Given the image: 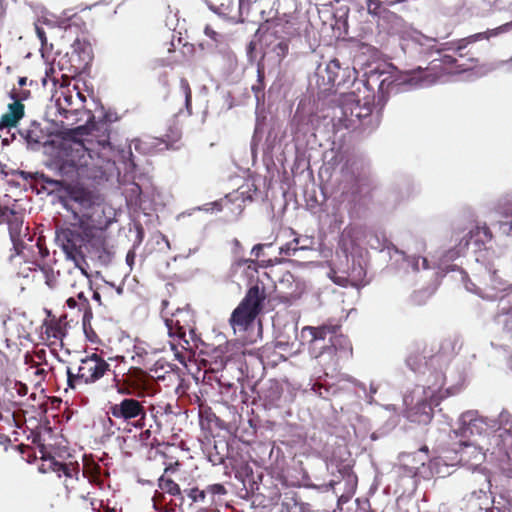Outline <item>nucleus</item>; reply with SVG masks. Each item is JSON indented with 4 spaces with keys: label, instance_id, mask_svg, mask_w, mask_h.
Returning a JSON list of instances; mask_svg holds the SVG:
<instances>
[{
    "label": "nucleus",
    "instance_id": "obj_35",
    "mask_svg": "<svg viewBox=\"0 0 512 512\" xmlns=\"http://www.w3.org/2000/svg\"><path fill=\"white\" fill-rule=\"evenodd\" d=\"M331 346L335 351L343 350L345 352H349L350 354L352 353L351 343L349 339L342 334L341 330L336 334V337L331 339Z\"/></svg>",
    "mask_w": 512,
    "mask_h": 512
},
{
    "label": "nucleus",
    "instance_id": "obj_2",
    "mask_svg": "<svg viewBox=\"0 0 512 512\" xmlns=\"http://www.w3.org/2000/svg\"><path fill=\"white\" fill-rule=\"evenodd\" d=\"M55 239L66 257L75 263V273L82 281L88 279L85 251L93 237L76 221L57 228Z\"/></svg>",
    "mask_w": 512,
    "mask_h": 512
},
{
    "label": "nucleus",
    "instance_id": "obj_15",
    "mask_svg": "<svg viewBox=\"0 0 512 512\" xmlns=\"http://www.w3.org/2000/svg\"><path fill=\"white\" fill-rule=\"evenodd\" d=\"M113 219L107 215L106 206L102 199L99 203L92 207L88 213L80 217L77 222L87 231L93 238L97 232L105 231L112 223Z\"/></svg>",
    "mask_w": 512,
    "mask_h": 512
},
{
    "label": "nucleus",
    "instance_id": "obj_43",
    "mask_svg": "<svg viewBox=\"0 0 512 512\" xmlns=\"http://www.w3.org/2000/svg\"><path fill=\"white\" fill-rule=\"evenodd\" d=\"M77 298L80 301L79 302L80 310L83 309L85 312L84 316H83V323L85 324L88 317H92V312L89 307V301L84 296V293L82 291L77 293Z\"/></svg>",
    "mask_w": 512,
    "mask_h": 512
},
{
    "label": "nucleus",
    "instance_id": "obj_1",
    "mask_svg": "<svg viewBox=\"0 0 512 512\" xmlns=\"http://www.w3.org/2000/svg\"><path fill=\"white\" fill-rule=\"evenodd\" d=\"M109 163L105 153H96L84 139L65 144L59 152L56 166L61 176L69 180L95 179Z\"/></svg>",
    "mask_w": 512,
    "mask_h": 512
},
{
    "label": "nucleus",
    "instance_id": "obj_11",
    "mask_svg": "<svg viewBox=\"0 0 512 512\" xmlns=\"http://www.w3.org/2000/svg\"><path fill=\"white\" fill-rule=\"evenodd\" d=\"M102 199L101 195L95 191L81 186H72L67 190L62 203L64 208L70 211L74 220L77 221Z\"/></svg>",
    "mask_w": 512,
    "mask_h": 512
},
{
    "label": "nucleus",
    "instance_id": "obj_23",
    "mask_svg": "<svg viewBox=\"0 0 512 512\" xmlns=\"http://www.w3.org/2000/svg\"><path fill=\"white\" fill-rule=\"evenodd\" d=\"M455 451L459 454V461L464 464L478 465L483 458L480 448L469 441H461Z\"/></svg>",
    "mask_w": 512,
    "mask_h": 512
},
{
    "label": "nucleus",
    "instance_id": "obj_42",
    "mask_svg": "<svg viewBox=\"0 0 512 512\" xmlns=\"http://www.w3.org/2000/svg\"><path fill=\"white\" fill-rule=\"evenodd\" d=\"M184 492L191 499L192 503H203L207 495L206 490H200L198 487L186 489Z\"/></svg>",
    "mask_w": 512,
    "mask_h": 512
},
{
    "label": "nucleus",
    "instance_id": "obj_27",
    "mask_svg": "<svg viewBox=\"0 0 512 512\" xmlns=\"http://www.w3.org/2000/svg\"><path fill=\"white\" fill-rule=\"evenodd\" d=\"M469 240H466L465 246L469 244V241H473L477 246L485 245L492 240V232L486 225L476 226L468 233Z\"/></svg>",
    "mask_w": 512,
    "mask_h": 512
},
{
    "label": "nucleus",
    "instance_id": "obj_44",
    "mask_svg": "<svg viewBox=\"0 0 512 512\" xmlns=\"http://www.w3.org/2000/svg\"><path fill=\"white\" fill-rule=\"evenodd\" d=\"M356 181L358 183V192H361L363 187H366L369 192L374 189V183L370 175H359Z\"/></svg>",
    "mask_w": 512,
    "mask_h": 512
},
{
    "label": "nucleus",
    "instance_id": "obj_61",
    "mask_svg": "<svg viewBox=\"0 0 512 512\" xmlns=\"http://www.w3.org/2000/svg\"><path fill=\"white\" fill-rule=\"evenodd\" d=\"M503 214L505 216H512V202L508 203L503 210Z\"/></svg>",
    "mask_w": 512,
    "mask_h": 512
},
{
    "label": "nucleus",
    "instance_id": "obj_19",
    "mask_svg": "<svg viewBox=\"0 0 512 512\" xmlns=\"http://www.w3.org/2000/svg\"><path fill=\"white\" fill-rule=\"evenodd\" d=\"M342 330V325L340 321L335 319H328L326 322H324L322 325L313 327V326H306L303 331L309 332L311 336V343H315L319 340H325L327 337L329 338V341L331 342V339L333 337H336V334Z\"/></svg>",
    "mask_w": 512,
    "mask_h": 512
},
{
    "label": "nucleus",
    "instance_id": "obj_20",
    "mask_svg": "<svg viewBox=\"0 0 512 512\" xmlns=\"http://www.w3.org/2000/svg\"><path fill=\"white\" fill-rule=\"evenodd\" d=\"M13 102L8 104L7 111L0 117V129H10L18 125L25 115V105L22 101L11 99Z\"/></svg>",
    "mask_w": 512,
    "mask_h": 512
},
{
    "label": "nucleus",
    "instance_id": "obj_37",
    "mask_svg": "<svg viewBox=\"0 0 512 512\" xmlns=\"http://www.w3.org/2000/svg\"><path fill=\"white\" fill-rule=\"evenodd\" d=\"M34 265L40 269L41 273L44 276L46 285L51 289L56 288L57 287V279H56L53 269L49 265H41L37 262H35Z\"/></svg>",
    "mask_w": 512,
    "mask_h": 512
},
{
    "label": "nucleus",
    "instance_id": "obj_26",
    "mask_svg": "<svg viewBox=\"0 0 512 512\" xmlns=\"http://www.w3.org/2000/svg\"><path fill=\"white\" fill-rule=\"evenodd\" d=\"M33 85H37L33 80H29L27 77H19L17 85L13 86L8 94L9 98L22 102L28 100L31 97V91L27 87H31Z\"/></svg>",
    "mask_w": 512,
    "mask_h": 512
},
{
    "label": "nucleus",
    "instance_id": "obj_12",
    "mask_svg": "<svg viewBox=\"0 0 512 512\" xmlns=\"http://www.w3.org/2000/svg\"><path fill=\"white\" fill-rule=\"evenodd\" d=\"M108 415L132 423L136 428H143L146 419V408L142 401L133 397L123 398L119 403L109 406Z\"/></svg>",
    "mask_w": 512,
    "mask_h": 512
},
{
    "label": "nucleus",
    "instance_id": "obj_38",
    "mask_svg": "<svg viewBox=\"0 0 512 512\" xmlns=\"http://www.w3.org/2000/svg\"><path fill=\"white\" fill-rule=\"evenodd\" d=\"M180 89L185 97V108L188 115H192V89L186 78L180 79Z\"/></svg>",
    "mask_w": 512,
    "mask_h": 512
},
{
    "label": "nucleus",
    "instance_id": "obj_14",
    "mask_svg": "<svg viewBox=\"0 0 512 512\" xmlns=\"http://www.w3.org/2000/svg\"><path fill=\"white\" fill-rule=\"evenodd\" d=\"M42 464L39 467V470L43 473L48 471H52L57 474L58 477H65V487L69 489V482L77 481L80 474V466L78 462H68L63 463L57 461L52 456L45 455V446L43 444L39 445Z\"/></svg>",
    "mask_w": 512,
    "mask_h": 512
},
{
    "label": "nucleus",
    "instance_id": "obj_8",
    "mask_svg": "<svg viewBox=\"0 0 512 512\" xmlns=\"http://www.w3.org/2000/svg\"><path fill=\"white\" fill-rule=\"evenodd\" d=\"M74 137L85 136V142L95 147L96 153H105L110 160L112 146L110 142L111 123L106 119L95 121L92 115L89 117L85 125L77 126L70 130Z\"/></svg>",
    "mask_w": 512,
    "mask_h": 512
},
{
    "label": "nucleus",
    "instance_id": "obj_50",
    "mask_svg": "<svg viewBox=\"0 0 512 512\" xmlns=\"http://www.w3.org/2000/svg\"><path fill=\"white\" fill-rule=\"evenodd\" d=\"M205 490L207 494L211 495H224L227 493V490L224 487V485L219 483L208 485Z\"/></svg>",
    "mask_w": 512,
    "mask_h": 512
},
{
    "label": "nucleus",
    "instance_id": "obj_63",
    "mask_svg": "<svg viewBox=\"0 0 512 512\" xmlns=\"http://www.w3.org/2000/svg\"><path fill=\"white\" fill-rule=\"evenodd\" d=\"M35 375L42 379L43 376L45 375V370L43 368H37L35 371Z\"/></svg>",
    "mask_w": 512,
    "mask_h": 512
},
{
    "label": "nucleus",
    "instance_id": "obj_16",
    "mask_svg": "<svg viewBox=\"0 0 512 512\" xmlns=\"http://www.w3.org/2000/svg\"><path fill=\"white\" fill-rule=\"evenodd\" d=\"M487 430V422L477 411H466L459 419L458 433L461 437L481 435Z\"/></svg>",
    "mask_w": 512,
    "mask_h": 512
},
{
    "label": "nucleus",
    "instance_id": "obj_56",
    "mask_svg": "<svg viewBox=\"0 0 512 512\" xmlns=\"http://www.w3.org/2000/svg\"><path fill=\"white\" fill-rule=\"evenodd\" d=\"M164 499V495L163 493H159V492H156L154 497H153V505H154V508L159 510L160 509V505H161V502L162 500Z\"/></svg>",
    "mask_w": 512,
    "mask_h": 512
},
{
    "label": "nucleus",
    "instance_id": "obj_3",
    "mask_svg": "<svg viewBox=\"0 0 512 512\" xmlns=\"http://www.w3.org/2000/svg\"><path fill=\"white\" fill-rule=\"evenodd\" d=\"M168 335L171 338L170 346L176 359L184 364L192 351L190 339L196 337L195 315L189 307L178 308L165 320Z\"/></svg>",
    "mask_w": 512,
    "mask_h": 512
},
{
    "label": "nucleus",
    "instance_id": "obj_51",
    "mask_svg": "<svg viewBox=\"0 0 512 512\" xmlns=\"http://www.w3.org/2000/svg\"><path fill=\"white\" fill-rule=\"evenodd\" d=\"M247 57L250 62L256 59V42L250 41L246 47Z\"/></svg>",
    "mask_w": 512,
    "mask_h": 512
},
{
    "label": "nucleus",
    "instance_id": "obj_31",
    "mask_svg": "<svg viewBox=\"0 0 512 512\" xmlns=\"http://www.w3.org/2000/svg\"><path fill=\"white\" fill-rule=\"evenodd\" d=\"M420 350L421 347L419 345H415L406 359L408 367L414 372L421 371V369L427 365V362L424 361L420 354Z\"/></svg>",
    "mask_w": 512,
    "mask_h": 512
},
{
    "label": "nucleus",
    "instance_id": "obj_39",
    "mask_svg": "<svg viewBox=\"0 0 512 512\" xmlns=\"http://www.w3.org/2000/svg\"><path fill=\"white\" fill-rule=\"evenodd\" d=\"M466 499L469 503H474L476 507L482 509L483 502L488 500L486 491L483 489L474 490L470 494L466 495Z\"/></svg>",
    "mask_w": 512,
    "mask_h": 512
},
{
    "label": "nucleus",
    "instance_id": "obj_57",
    "mask_svg": "<svg viewBox=\"0 0 512 512\" xmlns=\"http://www.w3.org/2000/svg\"><path fill=\"white\" fill-rule=\"evenodd\" d=\"M264 244H256L252 250H251V254L256 258L258 259L260 256H261V253L264 249Z\"/></svg>",
    "mask_w": 512,
    "mask_h": 512
},
{
    "label": "nucleus",
    "instance_id": "obj_55",
    "mask_svg": "<svg viewBox=\"0 0 512 512\" xmlns=\"http://www.w3.org/2000/svg\"><path fill=\"white\" fill-rule=\"evenodd\" d=\"M36 247L38 249V253L41 259L46 258L49 255V251L46 247L43 246L40 240L37 241Z\"/></svg>",
    "mask_w": 512,
    "mask_h": 512
},
{
    "label": "nucleus",
    "instance_id": "obj_13",
    "mask_svg": "<svg viewBox=\"0 0 512 512\" xmlns=\"http://www.w3.org/2000/svg\"><path fill=\"white\" fill-rule=\"evenodd\" d=\"M8 225L9 235L17 254L24 248L23 236H26L27 227L24 228V214L8 206L4 199H0V224Z\"/></svg>",
    "mask_w": 512,
    "mask_h": 512
},
{
    "label": "nucleus",
    "instance_id": "obj_10",
    "mask_svg": "<svg viewBox=\"0 0 512 512\" xmlns=\"http://www.w3.org/2000/svg\"><path fill=\"white\" fill-rule=\"evenodd\" d=\"M151 386L152 378L139 367H130L122 378L116 374L113 377V387L123 396L144 397Z\"/></svg>",
    "mask_w": 512,
    "mask_h": 512
},
{
    "label": "nucleus",
    "instance_id": "obj_45",
    "mask_svg": "<svg viewBox=\"0 0 512 512\" xmlns=\"http://www.w3.org/2000/svg\"><path fill=\"white\" fill-rule=\"evenodd\" d=\"M298 244H299V239L294 238L292 241H290L280 247V254L285 255V256L293 255L299 249Z\"/></svg>",
    "mask_w": 512,
    "mask_h": 512
},
{
    "label": "nucleus",
    "instance_id": "obj_22",
    "mask_svg": "<svg viewBox=\"0 0 512 512\" xmlns=\"http://www.w3.org/2000/svg\"><path fill=\"white\" fill-rule=\"evenodd\" d=\"M289 39L281 37L280 40L271 46L269 51L264 54L267 56L268 66L270 70H277L281 67L282 61L289 53Z\"/></svg>",
    "mask_w": 512,
    "mask_h": 512
},
{
    "label": "nucleus",
    "instance_id": "obj_21",
    "mask_svg": "<svg viewBox=\"0 0 512 512\" xmlns=\"http://www.w3.org/2000/svg\"><path fill=\"white\" fill-rule=\"evenodd\" d=\"M457 58L451 55H443L440 59L431 61L429 70L437 71L439 74L459 73L471 68L470 65L458 64Z\"/></svg>",
    "mask_w": 512,
    "mask_h": 512
},
{
    "label": "nucleus",
    "instance_id": "obj_36",
    "mask_svg": "<svg viewBox=\"0 0 512 512\" xmlns=\"http://www.w3.org/2000/svg\"><path fill=\"white\" fill-rule=\"evenodd\" d=\"M325 71H326V74H327L328 83H330L331 85H335L336 83L337 84L340 83V82H337L338 81V75H339V72H340L339 60L333 59V60L329 61L328 64L326 65Z\"/></svg>",
    "mask_w": 512,
    "mask_h": 512
},
{
    "label": "nucleus",
    "instance_id": "obj_49",
    "mask_svg": "<svg viewBox=\"0 0 512 512\" xmlns=\"http://www.w3.org/2000/svg\"><path fill=\"white\" fill-rule=\"evenodd\" d=\"M289 26L288 22H275L273 23L268 29L271 31L272 35H275L276 37L279 34L286 33V28Z\"/></svg>",
    "mask_w": 512,
    "mask_h": 512
},
{
    "label": "nucleus",
    "instance_id": "obj_28",
    "mask_svg": "<svg viewBox=\"0 0 512 512\" xmlns=\"http://www.w3.org/2000/svg\"><path fill=\"white\" fill-rule=\"evenodd\" d=\"M45 334L48 339L62 340L66 335L65 324L55 317L45 322Z\"/></svg>",
    "mask_w": 512,
    "mask_h": 512
},
{
    "label": "nucleus",
    "instance_id": "obj_52",
    "mask_svg": "<svg viewBox=\"0 0 512 512\" xmlns=\"http://www.w3.org/2000/svg\"><path fill=\"white\" fill-rule=\"evenodd\" d=\"M11 319L9 310L6 307L0 306V324L6 329L7 322Z\"/></svg>",
    "mask_w": 512,
    "mask_h": 512
},
{
    "label": "nucleus",
    "instance_id": "obj_59",
    "mask_svg": "<svg viewBox=\"0 0 512 512\" xmlns=\"http://www.w3.org/2000/svg\"><path fill=\"white\" fill-rule=\"evenodd\" d=\"M0 445L4 447V450L8 449V446L11 445V439L4 434H0Z\"/></svg>",
    "mask_w": 512,
    "mask_h": 512
},
{
    "label": "nucleus",
    "instance_id": "obj_41",
    "mask_svg": "<svg viewBox=\"0 0 512 512\" xmlns=\"http://www.w3.org/2000/svg\"><path fill=\"white\" fill-rule=\"evenodd\" d=\"M421 347L420 354L425 362L432 360L435 357H439V350H436L435 345L428 346L426 343H417Z\"/></svg>",
    "mask_w": 512,
    "mask_h": 512
},
{
    "label": "nucleus",
    "instance_id": "obj_9",
    "mask_svg": "<svg viewBox=\"0 0 512 512\" xmlns=\"http://www.w3.org/2000/svg\"><path fill=\"white\" fill-rule=\"evenodd\" d=\"M93 49L86 39L76 38L71 45V51L58 62L60 70H66L67 73L61 75L66 81L70 77L85 72L93 60Z\"/></svg>",
    "mask_w": 512,
    "mask_h": 512
},
{
    "label": "nucleus",
    "instance_id": "obj_62",
    "mask_svg": "<svg viewBox=\"0 0 512 512\" xmlns=\"http://www.w3.org/2000/svg\"><path fill=\"white\" fill-rule=\"evenodd\" d=\"M10 173L6 171V165L2 164L0 162V178L1 177H7Z\"/></svg>",
    "mask_w": 512,
    "mask_h": 512
},
{
    "label": "nucleus",
    "instance_id": "obj_33",
    "mask_svg": "<svg viewBox=\"0 0 512 512\" xmlns=\"http://www.w3.org/2000/svg\"><path fill=\"white\" fill-rule=\"evenodd\" d=\"M158 487L164 492L168 493L172 496H180L181 495V489L180 486L171 478H166L164 475H162L158 479Z\"/></svg>",
    "mask_w": 512,
    "mask_h": 512
},
{
    "label": "nucleus",
    "instance_id": "obj_53",
    "mask_svg": "<svg viewBox=\"0 0 512 512\" xmlns=\"http://www.w3.org/2000/svg\"><path fill=\"white\" fill-rule=\"evenodd\" d=\"M35 32H36V35H37L38 39L40 40L42 46L46 45L47 44V37H46V33H45L44 28L41 27V26L36 25L35 26Z\"/></svg>",
    "mask_w": 512,
    "mask_h": 512
},
{
    "label": "nucleus",
    "instance_id": "obj_25",
    "mask_svg": "<svg viewBox=\"0 0 512 512\" xmlns=\"http://www.w3.org/2000/svg\"><path fill=\"white\" fill-rule=\"evenodd\" d=\"M283 389L277 382H272L266 389L263 390L261 399L263 400L265 408L272 409L280 406Z\"/></svg>",
    "mask_w": 512,
    "mask_h": 512
},
{
    "label": "nucleus",
    "instance_id": "obj_34",
    "mask_svg": "<svg viewBox=\"0 0 512 512\" xmlns=\"http://www.w3.org/2000/svg\"><path fill=\"white\" fill-rule=\"evenodd\" d=\"M349 277L351 279V286L360 287L365 284L366 271L360 263L357 265L353 264Z\"/></svg>",
    "mask_w": 512,
    "mask_h": 512
},
{
    "label": "nucleus",
    "instance_id": "obj_32",
    "mask_svg": "<svg viewBox=\"0 0 512 512\" xmlns=\"http://www.w3.org/2000/svg\"><path fill=\"white\" fill-rule=\"evenodd\" d=\"M265 55L257 62V83L252 86V90L256 95L263 92L265 89Z\"/></svg>",
    "mask_w": 512,
    "mask_h": 512
},
{
    "label": "nucleus",
    "instance_id": "obj_54",
    "mask_svg": "<svg viewBox=\"0 0 512 512\" xmlns=\"http://www.w3.org/2000/svg\"><path fill=\"white\" fill-rule=\"evenodd\" d=\"M503 325L507 331L512 332V309L505 314Z\"/></svg>",
    "mask_w": 512,
    "mask_h": 512
},
{
    "label": "nucleus",
    "instance_id": "obj_58",
    "mask_svg": "<svg viewBox=\"0 0 512 512\" xmlns=\"http://www.w3.org/2000/svg\"><path fill=\"white\" fill-rule=\"evenodd\" d=\"M204 33L209 38L213 39L214 41H217L218 33L215 32L211 26L207 25L204 29Z\"/></svg>",
    "mask_w": 512,
    "mask_h": 512
},
{
    "label": "nucleus",
    "instance_id": "obj_6",
    "mask_svg": "<svg viewBox=\"0 0 512 512\" xmlns=\"http://www.w3.org/2000/svg\"><path fill=\"white\" fill-rule=\"evenodd\" d=\"M26 384L12 378L0 377V420L17 428L22 427V398L27 394Z\"/></svg>",
    "mask_w": 512,
    "mask_h": 512
},
{
    "label": "nucleus",
    "instance_id": "obj_47",
    "mask_svg": "<svg viewBox=\"0 0 512 512\" xmlns=\"http://www.w3.org/2000/svg\"><path fill=\"white\" fill-rule=\"evenodd\" d=\"M366 5L369 14L374 16L381 14L382 2L380 0H367Z\"/></svg>",
    "mask_w": 512,
    "mask_h": 512
},
{
    "label": "nucleus",
    "instance_id": "obj_7",
    "mask_svg": "<svg viewBox=\"0 0 512 512\" xmlns=\"http://www.w3.org/2000/svg\"><path fill=\"white\" fill-rule=\"evenodd\" d=\"M373 105L363 104L354 93L343 94L338 107L334 109L332 124L335 131L354 129L356 124L372 114Z\"/></svg>",
    "mask_w": 512,
    "mask_h": 512
},
{
    "label": "nucleus",
    "instance_id": "obj_5",
    "mask_svg": "<svg viewBox=\"0 0 512 512\" xmlns=\"http://www.w3.org/2000/svg\"><path fill=\"white\" fill-rule=\"evenodd\" d=\"M112 373L111 366L103 354L92 352L79 360L76 368L67 367V386L72 390L94 385Z\"/></svg>",
    "mask_w": 512,
    "mask_h": 512
},
{
    "label": "nucleus",
    "instance_id": "obj_24",
    "mask_svg": "<svg viewBox=\"0 0 512 512\" xmlns=\"http://www.w3.org/2000/svg\"><path fill=\"white\" fill-rule=\"evenodd\" d=\"M344 482H345V491L340 495L339 502L346 503L348 502L352 496L354 495L357 488V476L352 471L350 465H344L339 470Z\"/></svg>",
    "mask_w": 512,
    "mask_h": 512
},
{
    "label": "nucleus",
    "instance_id": "obj_29",
    "mask_svg": "<svg viewBox=\"0 0 512 512\" xmlns=\"http://www.w3.org/2000/svg\"><path fill=\"white\" fill-rule=\"evenodd\" d=\"M400 83L392 76H386L379 83L378 87V104L384 105L390 92L398 91Z\"/></svg>",
    "mask_w": 512,
    "mask_h": 512
},
{
    "label": "nucleus",
    "instance_id": "obj_64",
    "mask_svg": "<svg viewBox=\"0 0 512 512\" xmlns=\"http://www.w3.org/2000/svg\"><path fill=\"white\" fill-rule=\"evenodd\" d=\"M29 447L24 444H19L15 446V449L19 450L21 453H24L26 449Z\"/></svg>",
    "mask_w": 512,
    "mask_h": 512
},
{
    "label": "nucleus",
    "instance_id": "obj_18",
    "mask_svg": "<svg viewBox=\"0 0 512 512\" xmlns=\"http://www.w3.org/2000/svg\"><path fill=\"white\" fill-rule=\"evenodd\" d=\"M512 29V21L500 25L494 29H488L485 32L477 33L467 38L461 39L456 43H453V49L459 57H464L465 54L462 51L467 47L468 44L473 43L481 39H489L490 37H496L500 34L509 32Z\"/></svg>",
    "mask_w": 512,
    "mask_h": 512
},
{
    "label": "nucleus",
    "instance_id": "obj_60",
    "mask_svg": "<svg viewBox=\"0 0 512 512\" xmlns=\"http://www.w3.org/2000/svg\"><path fill=\"white\" fill-rule=\"evenodd\" d=\"M66 304L71 309H74L78 306V302L74 297H69L66 301Z\"/></svg>",
    "mask_w": 512,
    "mask_h": 512
},
{
    "label": "nucleus",
    "instance_id": "obj_17",
    "mask_svg": "<svg viewBox=\"0 0 512 512\" xmlns=\"http://www.w3.org/2000/svg\"><path fill=\"white\" fill-rule=\"evenodd\" d=\"M180 129L173 125L169 126L167 132L161 137H149L145 142L152 152H161L169 149H177V143L181 140Z\"/></svg>",
    "mask_w": 512,
    "mask_h": 512
},
{
    "label": "nucleus",
    "instance_id": "obj_40",
    "mask_svg": "<svg viewBox=\"0 0 512 512\" xmlns=\"http://www.w3.org/2000/svg\"><path fill=\"white\" fill-rule=\"evenodd\" d=\"M227 357L222 355L221 351H215L213 356V361L210 364V370L212 372H218L225 368L227 364Z\"/></svg>",
    "mask_w": 512,
    "mask_h": 512
},
{
    "label": "nucleus",
    "instance_id": "obj_30",
    "mask_svg": "<svg viewBox=\"0 0 512 512\" xmlns=\"http://www.w3.org/2000/svg\"><path fill=\"white\" fill-rule=\"evenodd\" d=\"M23 135L31 147L45 143L46 134L40 124L36 122H33Z\"/></svg>",
    "mask_w": 512,
    "mask_h": 512
},
{
    "label": "nucleus",
    "instance_id": "obj_4",
    "mask_svg": "<svg viewBox=\"0 0 512 512\" xmlns=\"http://www.w3.org/2000/svg\"><path fill=\"white\" fill-rule=\"evenodd\" d=\"M267 296L266 284L262 279L257 278L231 314L229 322L234 332H244L253 325L263 309Z\"/></svg>",
    "mask_w": 512,
    "mask_h": 512
},
{
    "label": "nucleus",
    "instance_id": "obj_48",
    "mask_svg": "<svg viewBox=\"0 0 512 512\" xmlns=\"http://www.w3.org/2000/svg\"><path fill=\"white\" fill-rule=\"evenodd\" d=\"M55 74H56V71L53 66L46 69L45 77L42 78L43 86H47L48 81H51L53 86H56V84L59 82V79Z\"/></svg>",
    "mask_w": 512,
    "mask_h": 512
},
{
    "label": "nucleus",
    "instance_id": "obj_46",
    "mask_svg": "<svg viewBox=\"0 0 512 512\" xmlns=\"http://www.w3.org/2000/svg\"><path fill=\"white\" fill-rule=\"evenodd\" d=\"M331 280L339 286L342 287H348L351 286V279L349 277V274L347 276L345 275H338L335 271H332L331 273Z\"/></svg>",
    "mask_w": 512,
    "mask_h": 512
}]
</instances>
